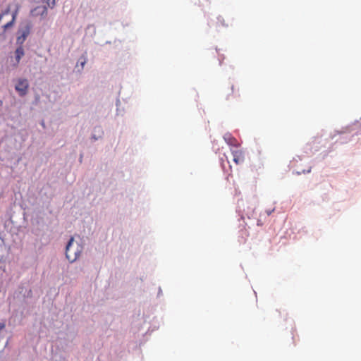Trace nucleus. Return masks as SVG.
Segmentation results:
<instances>
[{"mask_svg": "<svg viewBox=\"0 0 361 361\" xmlns=\"http://www.w3.org/2000/svg\"><path fill=\"white\" fill-rule=\"evenodd\" d=\"M218 20L221 22V23L222 25H224V23H223V19H222V18H221V17H219V18H218Z\"/></svg>", "mask_w": 361, "mask_h": 361, "instance_id": "ddd939ff", "label": "nucleus"}, {"mask_svg": "<svg viewBox=\"0 0 361 361\" xmlns=\"http://www.w3.org/2000/svg\"><path fill=\"white\" fill-rule=\"evenodd\" d=\"M32 25L30 23H26L23 27H20L18 30V36L16 38V44L23 45L31 31Z\"/></svg>", "mask_w": 361, "mask_h": 361, "instance_id": "f03ea898", "label": "nucleus"}, {"mask_svg": "<svg viewBox=\"0 0 361 361\" xmlns=\"http://www.w3.org/2000/svg\"><path fill=\"white\" fill-rule=\"evenodd\" d=\"M85 63V61H84L81 62V66H82V67H83V66H84Z\"/></svg>", "mask_w": 361, "mask_h": 361, "instance_id": "2eb2a0df", "label": "nucleus"}, {"mask_svg": "<svg viewBox=\"0 0 361 361\" xmlns=\"http://www.w3.org/2000/svg\"><path fill=\"white\" fill-rule=\"evenodd\" d=\"M233 161L238 165L241 164L245 161V152L243 149H240L239 147L235 149H231Z\"/></svg>", "mask_w": 361, "mask_h": 361, "instance_id": "39448f33", "label": "nucleus"}, {"mask_svg": "<svg viewBox=\"0 0 361 361\" xmlns=\"http://www.w3.org/2000/svg\"><path fill=\"white\" fill-rule=\"evenodd\" d=\"M48 14L47 6H36L30 11V16L32 17L40 16L45 18Z\"/></svg>", "mask_w": 361, "mask_h": 361, "instance_id": "423d86ee", "label": "nucleus"}, {"mask_svg": "<svg viewBox=\"0 0 361 361\" xmlns=\"http://www.w3.org/2000/svg\"><path fill=\"white\" fill-rule=\"evenodd\" d=\"M238 96V90H235L233 85H231L229 88H228V91L226 93V97L227 99L237 97Z\"/></svg>", "mask_w": 361, "mask_h": 361, "instance_id": "6e6552de", "label": "nucleus"}, {"mask_svg": "<svg viewBox=\"0 0 361 361\" xmlns=\"http://www.w3.org/2000/svg\"><path fill=\"white\" fill-rule=\"evenodd\" d=\"M224 139L225 142L231 147V149H235L240 147V144L238 143V140L229 133L225 134Z\"/></svg>", "mask_w": 361, "mask_h": 361, "instance_id": "0eeeda50", "label": "nucleus"}, {"mask_svg": "<svg viewBox=\"0 0 361 361\" xmlns=\"http://www.w3.org/2000/svg\"><path fill=\"white\" fill-rule=\"evenodd\" d=\"M19 9L20 6L17 5L16 10L12 13L11 20L6 24H4V25H2L1 27L0 28V36H2L4 39H5L6 37V32L7 30L13 27L19 12Z\"/></svg>", "mask_w": 361, "mask_h": 361, "instance_id": "7ed1b4c3", "label": "nucleus"}, {"mask_svg": "<svg viewBox=\"0 0 361 361\" xmlns=\"http://www.w3.org/2000/svg\"><path fill=\"white\" fill-rule=\"evenodd\" d=\"M83 246L71 237L66 247V257L70 262H74L80 257Z\"/></svg>", "mask_w": 361, "mask_h": 361, "instance_id": "f257e3e1", "label": "nucleus"}, {"mask_svg": "<svg viewBox=\"0 0 361 361\" xmlns=\"http://www.w3.org/2000/svg\"><path fill=\"white\" fill-rule=\"evenodd\" d=\"M49 8H53L55 6V0H42Z\"/></svg>", "mask_w": 361, "mask_h": 361, "instance_id": "9d476101", "label": "nucleus"}, {"mask_svg": "<svg viewBox=\"0 0 361 361\" xmlns=\"http://www.w3.org/2000/svg\"><path fill=\"white\" fill-rule=\"evenodd\" d=\"M10 13V8H6L1 14H0V23L2 21L4 16L8 15Z\"/></svg>", "mask_w": 361, "mask_h": 361, "instance_id": "9b49d317", "label": "nucleus"}, {"mask_svg": "<svg viewBox=\"0 0 361 361\" xmlns=\"http://www.w3.org/2000/svg\"><path fill=\"white\" fill-rule=\"evenodd\" d=\"M24 49L23 45H19L15 51L16 63L18 64L21 58L24 56Z\"/></svg>", "mask_w": 361, "mask_h": 361, "instance_id": "1a4fd4ad", "label": "nucleus"}, {"mask_svg": "<svg viewBox=\"0 0 361 361\" xmlns=\"http://www.w3.org/2000/svg\"><path fill=\"white\" fill-rule=\"evenodd\" d=\"M242 231L244 233V234H245V235H248V232L247 231L246 229H243L242 230Z\"/></svg>", "mask_w": 361, "mask_h": 361, "instance_id": "4468645a", "label": "nucleus"}, {"mask_svg": "<svg viewBox=\"0 0 361 361\" xmlns=\"http://www.w3.org/2000/svg\"><path fill=\"white\" fill-rule=\"evenodd\" d=\"M4 327H5V324L4 323H1L0 324V330L3 329Z\"/></svg>", "mask_w": 361, "mask_h": 361, "instance_id": "f8f14e48", "label": "nucleus"}, {"mask_svg": "<svg viewBox=\"0 0 361 361\" xmlns=\"http://www.w3.org/2000/svg\"><path fill=\"white\" fill-rule=\"evenodd\" d=\"M15 88L20 96H25L27 93L29 88V82L25 78L19 79L17 82V84L16 85Z\"/></svg>", "mask_w": 361, "mask_h": 361, "instance_id": "20e7f679", "label": "nucleus"}]
</instances>
